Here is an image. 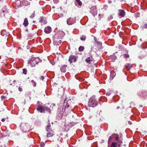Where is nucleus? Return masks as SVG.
I'll return each instance as SVG.
<instances>
[{
	"mask_svg": "<svg viewBox=\"0 0 147 147\" xmlns=\"http://www.w3.org/2000/svg\"><path fill=\"white\" fill-rule=\"evenodd\" d=\"M98 104V102L95 98V96H92L90 98L88 102V106L89 107H96Z\"/></svg>",
	"mask_w": 147,
	"mask_h": 147,
	"instance_id": "nucleus-1",
	"label": "nucleus"
},
{
	"mask_svg": "<svg viewBox=\"0 0 147 147\" xmlns=\"http://www.w3.org/2000/svg\"><path fill=\"white\" fill-rule=\"evenodd\" d=\"M112 137H114L115 140L117 141V143H118V147H120L121 146V144L122 142V139L119 138V136L118 134H113L111 136H110L109 138V140H111L112 139Z\"/></svg>",
	"mask_w": 147,
	"mask_h": 147,
	"instance_id": "nucleus-2",
	"label": "nucleus"
},
{
	"mask_svg": "<svg viewBox=\"0 0 147 147\" xmlns=\"http://www.w3.org/2000/svg\"><path fill=\"white\" fill-rule=\"evenodd\" d=\"M40 62V59L38 58H32L30 59L28 64L31 67H34Z\"/></svg>",
	"mask_w": 147,
	"mask_h": 147,
	"instance_id": "nucleus-3",
	"label": "nucleus"
},
{
	"mask_svg": "<svg viewBox=\"0 0 147 147\" xmlns=\"http://www.w3.org/2000/svg\"><path fill=\"white\" fill-rule=\"evenodd\" d=\"M20 129L24 133H28L30 131L29 126L24 123H21L20 125Z\"/></svg>",
	"mask_w": 147,
	"mask_h": 147,
	"instance_id": "nucleus-4",
	"label": "nucleus"
},
{
	"mask_svg": "<svg viewBox=\"0 0 147 147\" xmlns=\"http://www.w3.org/2000/svg\"><path fill=\"white\" fill-rule=\"evenodd\" d=\"M90 12L94 16H95L97 15V10L96 7L92 6L90 9Z\"/></svg>",
	"mask_w": 147,
	"mask_h": 147,
	"instance_id": "nucleus-5",
	"label": "nucleus"
},
{
	"mask_svg": "<svg viewBox=\"0 0 147 147\" xmlns=\"http://www.w3.org/2000/svg\"><path fill=\"white\" fill-rule=\"evenodd\" d=\"M75 18L70 17L67 20V22L68 25H71L74 24L75 22Z\"/></svg>",
	"mask_w": 147,
	"mask_h": 147,
	"instance_id": "nucleus-6",
	"label": "nucleus"
},
{
	"mask_svg": "<svg viewBox=\"0 0 147 147\" xmlns=\"http://www.w3.org/2000/svg\"><path fill=\"white\" fill-rule=\"evenodd\" d=\"M51 105L49 104H46L44 107V111H45L46 112L50 113V107H51Z\"/></svg>",
	"mask_w": 147,
	"mask_h": 147,
	"instance_id": "nucleus-7",
	"label": "nucleus"
},
{
	"mask_svg": "<svg viewBox=\"0 0 147 147\" xmlns=\"http://www.w3.org/2000/svg\"><path fill=\"white\" fill-rule=\"evenodd\" d=\"M77 57L75 55H71L69 56V61L70 62V63H71L72 62L73 60V61L75 62L76 61Z\"/></svg>",
	"mask_w": 147,
	"mask_h": 147,
	"instance_id": "nucleus-8",
	"label": "nucleus"
},
{
	"mask_svg": "<svg viewBox=\"0 0 147 147\" xmlns=\"http://www.w3.org/2000/svg\"><path fill=\"white\" fill-rule=\"evenodd\" d=\"M94 61V59L92 57V55L91 54L89 57H88L87 58L85 59V61L87 63H90V62Z\"/></svg>",
	"mask_w": 147,
	"mask_h": 147,
	"instance_id": "nucleus-9",
	"label": "nucleus"
},
{
	"mask_svg": "<svg viewBox=\"0 0 147 147\" xmlns=\"http://www.w3.org/2000/svg\"><path fill=\"white\" fill-rule=\"evenodd\" d=\"M73 100L70 99L67 100L66 105L65 106V107L67 108L69 107L70 106H71V105L73 104L72 102Z\"/></svg>",
	"mask_w": 147,
	"mask_h": 147,
	"instance_id": "nucleus-10",
	"label": "nucleus"
},
{
	"mask_svg": "<svg viewBox=\"0 0 147 147\" xmlns=\"http://www.w3.org/2000/svg\"><path fill=\"white\" fill-rule=\"evenodd\" d=\"M54 44L56 45H59L61 44V41L59 40V39H55L54 41Z\"/></svg>",
	"mask_w": 147,
	"mask_h": 147,
	"instance_id": "nucleus-11",
	"label": "nucleus"
},
{
	"mask_svg": "<svg viewBox=\"0 0 147 147\" xmlns=\"http://www.w3.org/2000/svg\"><path fill=\"white\" fill-rule=\"evenodd\" d=\"M119 11H120L119 13V16L121 18L124 17L125 15V12L124 11V10H119Z\"/></svg>",
	"mask_w": 147,
	"mask_h": 147,
	"instance_id": "nucleus-12",
	"label": "nucleus"
},
{
	"mask_svg": "<svg viewBox=\"0 0 147 147\" xmlns=\"http://www.w3.org/2000/svg\"><path fill=\"white\" fill-rule=\"evenodd\" d=\"M37 111L40 112L41 113H44V107H42L41 106H38L37 109Z\"/></svg>",
	"mask_w": 147,
	"mask_h": 147,
	"instance_id": "nucleus-13",
	"label": "nucleus"
},
{
	"mask_svg": "<svg viewBox=\"0 0 147 147\" xmlns=\"http://www.w3.org/2000/svg\"><path fill=\"white\" fill-rule=\"evenodd\" d=\"M51 28L50 26H48L45 28L44 31L45 33L48 34L51 32Z\"/></svg>",
	"mask_w": 147,
	"mask_h": 147,
	"instance_id": "nucleus-14",
	"label": "nucleus"
},
{
	"mask_svg": "<svg viewBox=\"0 0 147 147\" xmlns=\"http://www.w3.org/2000/svg\"><path fill=\"white\" fill-rule=\"evenodd\" d=\"M48 132L47 134V137H49L53 136L54 134V132L53 131H47Z\"/></svg>",
	"mask_w": 147,
	"mask_h": 147,
	"instance_id": "nucleus-15",
	"label": "nucleus"
},
{
	"mask_svg": "<svg viewBox=\"0 0 147 147\" xmlns=\"http://www.w3.org/2000/svg\"><path fill=\"white\" fill-rule=\"evenodd\" d=\"M115 75L116 74L115 72L114 71H112L110 73V79L111 80H112L114 78L115 76Z\"/></svg>",
	"mask_w": 147,
	"mask_h": 147,
	"instance_id": "nucleus-16",
	"label": "nucleus"
},
{
	"mask_svg": "<svg viewBox=\"0 0 147 147\" xmlns=\"http://www.w3.org/2000/svg\"><path fill=\"white\" fill-rule=\"evenodd\" d=\"M46 129L47 131H53L51 127V126L50 123H49L47 125L46 128Z\"/></svg>",
	"mask_w": 147,
	"mask_h": 147,
	"instance_id": "nucleus-17",
	"label": "nucleus"
},
{
	"mask_svg": "<svg viewBox=\"0 0 147 147\" xmlns=\"http://www.w3.org/2000/svg\"><path fill=\"white\" fill-rule=\"evenodd\" d=\"M8 131H4L2 133H1V135H2L3 138V137H5V136H7V135L8 134Z\"/></svg>",
	"mask_w": 147,
	"mask_h": 147,
	"instance_id": "nucleus-18",
	"label": "nucleus"
},
{
	"mask_svg": "<svg viewBox=\"0 0 147 147\" xmlns=\"http://www.w3.org/2000/svg\"><path fill=\"white\" fill-rule=\"evenodd\" d=\"M60 69L62 72L64 73L66 71V67L64 65L60 67Z\"/></svg>",
	"mask_w": 147,
	"mask_h": 147,
	"instance_id": "nucleus-19",
	"label": "nucleus"
},
{
	"mask_svg": "<svg viewBox=\"0 0 147 147\" xmlns=\"http://www.w3.org/2000/svg\"><path fill=\"white\" fill-rule=\"evenodd\" d=\"M28 23L27 19L26 18L24 20V22L23 24L24 26H28Z\"/></svg>",
	"mask_w": 147,
	"mask_h": 147,
	"instance_id": "nucleus-20",
	"label": "nucleus"
},
{
	"mask_svg": "<svg viewBox=\"0 0 147 147\" xmlns=\"http://www.w3.org/2000/svg\"><path fill=\"white\" fill-rule=\"evenodd\" d=\"M118 145V143L115 142H113L111 144V147H117Z\"/></svg>",
	"mask_w": 147,
	"mask_h": 147,
	"instance_id": "nucleus-21",
	"label": "nucleus"
},
{
	"mask_svg": "<svg viewBox=\"0 0 147 147\" xmlns=\"http://www.w3.org/2000/svg\"><path fill=\"white\" fill-rule=\"evenodd\" d=\"M132 67V65L128 63L125 66V68H126L127 70H129L130 69L131 67Z\"/></svg>",
	"mask_w": 147,
	"mask_h": 147,
	"instance_id": "nucleus-22",
	"label": "nucleus"
},
{
	"mask_svg": "<svg viewBox=\"0 0 147 147\" xmlns=\"http://www.w3.org/2000/svg\"><path fill=\"white\" fill-rule=\"evenodd\" d=\"M84 49V47L83 46H80L78 48L79 51H83Z\"/></svg>",
	"mask_w": 147,
	"mask_h": 147,
	"instance_id": "nucleus-23",
	"label": "nucleus"
},
{
	"mask_svg": "<svg viewBox=\"0 0 147 147\" xmlns=\"http://www.w3.org/2000/svg\"><path fill=\"white\" fill-rule=\"evenodd\" d=\"M76 1L77 3H78L79 6H81L82 5V3L80 0H76Z\"/></svg>",
	"mask_w": 147,
	"mask_h": 147,
	"instance_id": "nucleus-24",
	"label": "nucleus"
},
{
	"mask_svg": "<svg viewBox=\"0 0 147 147\" xmlns=\"http://www.w3.org/2000/svg\"><path fill=\"white\" fill-rule=\"evenodd\" d=\"M80 39L82 41H84L86 40V37L84 35L80 37Z\"/></svg>",
	"mask_w": 147,
	"mask_h": 147,
	"instance_id": "nucleus-25",
	"label": "nucleus"
},
{
	"mask_svg": "<svg viewBox=\"0 0 147 147\" xmlns=\"http://www.w3.org/2000/svg\"><path fill=\"white\" fill-rule=\"evenodd\" d=\"M123 56L125 58V59H127V58H129V56L128 54H124L123 55Z\"/></svg>",
	"mask_w": 147,
	"mask_h": 147,
	"instance_id": "nucleus-26",
	"label": "nucleus"
},
{
	"mask_svg": "<svg viewBox=\"0 0 147 147\" xmlns=\"http://www.w3.org/2000/svg\"><path fill=\"white\" fill-rule=\"evenodd\" d=\"M40 145L41 147H44L45 146V144L43 142H41L40 143Z\"/></svg>",
	"mask_w": 147,
	"mask_h": 147,
	"instance_id": "nucleus-27",
	"label": "nucleus"
},
{
	"mask_svg": "<svg viewBox=\"0 0 147 147\" xmlns=\"http://www.w3.org/2000/svg\"><path fill=\"white\" fill-rule=\"evenodd\" d=\"M23 73L24 74H27V70L25 69H23Z\"/></svg>",
	"mask_w": 147,
	"mask_h": 147,
	"instance_id": "nucleus-28",
	"label": "nucleus"
},
{
	"mask_svg": "<svg viewBox=\"0 0 147 147\" xmlns=\"http://www.w3.org/2000/svg\"><path fill=\"white\" fill-rule=\"evenodd\" d=\"M35 11H34V13H33L30 16V17L31 18H34L35 16Z\"/></svg>",
	"mask_w": 147,
	"mask_h": 147,
	"instance_id": "nucleus-29",
	"label": "nucleus"
},
{
	"mask_svg": "<svg viewBox=\"0 0 147 147\" xmlns=\"http://www.w3.org/2000/svg\"><path fill=\"white\" fill-rule=\"evenodd\" d=\"M6 146L3 144V143H1L0 144V147H6Z\"/></svg>",
	"mask_w": 147,
	"mask_h": 147,
	"instance_id": "nucleus-30",
	"label": "nucleus"
},
{
	"mask_svg": "<svg viewBox=\"0 0 147 147\" xmlns=\"http://www.w3.org/2000/svg\"><path fill=\"white\" fill-rule=\"evenodd\" d=\"M142 28L143 29H147V24H145L144 25L142 26Z\"/></svg>",
	"mask_w": 147,
	"mask_h": 147,
	"instance_id": "nucleus-31",
	"label": "nucleus"
},
{
	"mask_svg": "<svg viewBox=\"0 0 147 147\" xmlns=\"http://www.w3.org/2000/svg\"><path fill=\"white\" fill-rule=\"evenodd\" d=\"M142 92L144 95H146L147 94V92L145 90L143 91Z\"/></svg>",
	"mask_w": 147,
	"mask_h": 147,
	"instance_id": "nucleus-32",
	"label": "nucleus"
},
{
	"mask_svg": "<svg viewBox=\"0 0 147 147\" xmlns=\"http://www.w3.org/2000/svg\"><path fill=\"white\" fill-rule=\"evenodd\" d=\"M32 83L34 86H35L36 85V83L33 80L32 81Z\"/></svg>",
	"mask_w": 147,
	"mask_h": 147,
	"instance_id": "nucleus-33",
	"label": "nucleus"
},
{
	"mask_svg": "<svg viewBox=\"0 0 147 147\" xmlns=\"http://www.w3.org/2000/svg\"><path fill=\"white\" fill-rule=\"evenodd\" d=\"M1 98L2 100H3L6 98V97L2 95L1 96Z\"/></svg>",
	"mask_w": 147,
	"mask_h": 147,
	"instance_id": "nucleus-34",
	"label": "nucleus"
},
{
	"mask_svg": "<svg viewBox=\"0 0 147 147\" xmlns=\"http://www.w3.org/2000/svg\"><path fill=\"white\" fill-rule=\"evenodd\" d=\"M43 18L42 17H41L40 18V20L39 21V22H41V23L43 22Z\"/></svg>",
	"mask_w": 147,
	"mask_h": 147,
	"instance_id": "nucleus-35",
	"label": "nucleus"
},
{
	"mask_svg": "<svg viewBox=\"0 0 147 147\" xmlns=\"http://www.w3.org/2000/svg\"><path fill=\"white\" fill-rule=\"evenodd\" d=\"M6 9L5 8H3L2 9V12L3 13H4L5 12Z\"/></svg>",
	"mask_w": 147,
	"mask_h": 147,
	"instance_id": "nucleus-36",
	"label": "nucleus"
},
{
	"mask_svg": "<svg viewBox=\"0 0 147 147\" xmlns=\"http://www.w3.org/2000/svg\"><path fill=\"white\" fill-rule=\"evenodd\" d=\"M18 90H19L20 91V92H21L22 91V87H21L20 86L19 88H18Z\"/></svg>",
	"mask_w": 147,
	"mask_h": 147,
	"instance_id": "nucleus-37",
	"label": "nucleus"
},
{
	"mask_svg": "<svg viewBox=\"0 0 147 147\" xmlns=\"http://www.w3.org/2000/svg\"><path fill=\"white\" fill-rule=\"evenodd\" d=\"M40 79L42 80H43L44 79V77L43 76H42L40 78Z\"/></svg>",
	"mask_w": 147,
	"mask_h": 147,
	"instance_id": "nucleus-38",
	"label": "nucleus"
},
{
	"mask_svg": "<svg viewBox=\"0 0 147 147\" xmlns=\"http://www.w3.org/2000/svg\"><path fill=\"white\" fill-rule=\"evenodd\" d=\"M58 85V84H57V83H54L53 84V86H56L57 85Z\"/></svg>",
	"mask_w": 147,
	"mask_h": 147,
	"instance_id": "nucleus-39",
	"label": "nucleus"
},
{
	"mask_svg": "<svg viewBox=\"0 0 147 147\" xmlns=\"http://www.w3.org/2000/svg\"><path fill=\"white\" fill-rule=\"evenodd\" d=\"M128 123H129V125H131V124H132V122H131V121H128Z\"/></svg>",
	"mask_w": 147,
	"mask_h": 147,
	"instance_id": "nucleus-40",
	"label": "nucleus"
},
{
	"mask_svg": "<svg viewBox=\"0 0 147 147\" xmlns=\"http://www.w3.org/2000/svg\"><path fill=\"white\" fill-rule=\"evenodd\" d=\"M98 44H99L100 46H101L102 45V44L100 42H98Z\"/></svg>",
	"mask_w": 147,
	"mask_h": 147,
	"instance_id": "nucleus-41",
	"label": "nucleus"
},
{
	"mask_svg": "<svg viewBox=\"0 0 147 147\" xmlns=\"http://www.w3.org/2000/svg\"><path fill=\"white\" fill-rule=\"evenodd\" d=\"M5 121V119H4V118H2V119H1V121H2V122H4Z\"/></svg>",
	"mask_w": 147,
	"mask_h": 147,
	"instance_id": "nucleus-42",
	"label": "nucleus"
},
{
	"mask_svg": "<svg viewBox=\"0 0 147 147\" xmlns=\"http://www.w3.org/2000/svg\"><path fill=\"white\" fill-rule=\"evenodd\" d=\"M2 138L3 137H2V135H1V133H0V138Z\"/></svg>",
	"mask_w": 147,
	"mask_h": 147,
	"instance_id": "nucleus-43",
	"label": "nucleus"
},
{
	"mask_svg": "<svg viewBox=\"0 0 147 147\" xmlns=\"http://www.w3.org/2000/svg\"><path fill=\"white\" fill-rule=\"evenodd\" d=\"M1 13L0 12V18H1V16H2Z\"/></svg>",
	"mask_w": 147,
	"mask_h": 147,
	"instance_id": "nucleus-44",
	"label": "nucleus"
},
{
	"mask_svg": "<svg viewBox=\"0 0 147 147\" xmlns=\"http://www.w3.org/2000/svg\"><path fill=\"white\" fill-rule=\"evenodd\" d=\"M4 0H0V1L1 2H2Z\"/></svg>",
	"mask_w": 147,
	"mask_h": 147,
	"instance_id": "nucleus-45",
	"label": "nucleus"
},
{
	"mask_svg": "<svg viewBox=\"0 0 147 147\" xmlns=\"http://www.w3.org/2000/svg\"><path fill=\"white\" fill-rule=\"evenodd\" d=\"M119 108V107H117V109H118Z\"/></svg>",
	"mask_w": 147,
	"mask_h": 147,
	"instance_id": "nucleus-46",
	"label": "nucleus"
},
{
	"mask_svg": "<svg viewBox=\"0 0 147 147\" xmlns=\"http://www.w3.org/2000/svg\"><path fill=\"white\" fill-rule=\"evenodd\" d=\"M100 14H98V16H100Z\"/></svg>",
	"mask_w": 147,
	"mask_h": 147,
	"instance_id": "nucleus-47",
	"label": "nucleus"
}]
</instances>
